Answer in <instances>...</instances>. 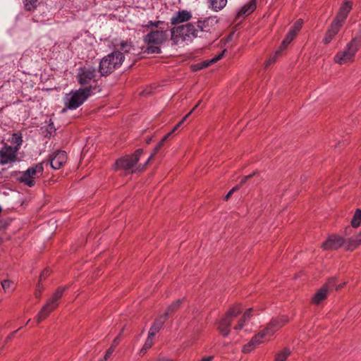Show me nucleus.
Masks as SVG:
<instances>
[{
    "label": "nucleus",
    "mask_w": 361,
    "mask_h": 361,
    "mask_svg": "<svg viewBox=\"0 0 361 361\" xmlns=\"http://www.w3.org/2000/svg\"><path fill=\"white\" fill-rule=\"evenodd\" d=\"M142 153L143 150L142 149H138L134 152V154L127 155L117 159L114 164V170H123L127 173H131L137 171L142 170L140 166L137 165Z\"/></svg>",
    "instance_id": "nucleus-5"
},
{
    "label": "nucleus",
    "mask_w": 361,
    "mask_h": 361,
    "mask_svg": "<svg viewBox=\"0 0 361 361\" xmlns=\"http://www.w3.org/2000/svg\"><path fill=\"white\" fill-rule=\"evenodd\" d=\"M209 2L213 10L219 11L226 6L227 0H209Z\"/></svg>",
    "instance_id": "nucleus-24"
},
{
    "label": "nucleus",
    "mask_w": 361,
    "mask_h": 361,
    "mask_svg": "<svg viewBox=\"0 0 361 361\" xmlns=\"http://www.w3.org/2000/svg\"><path fill=\"white\" fill-rule=\"evenodd\" d=\"M200 103H201V101L200 100L190 111H192V113L197 108V106L200 104Z\"/></svg>",
    "instance_id": "nucleus-49"
},
{
    "label": "nucleus",
    "mask_w": 361,
    "mask_h": 361,
    "mask_svg": "<svg viewBox=\"0 0 361 361\" xmlns=\"http://www.w3.org/2000/svg\"><path fill=\"white\" fill-rule=\"evenodd\" d=\"M355 239L357 240L359 245H361V232L355 236Z\"/></svg>",
    "instance_id": "nucleus-47"
},
{
    "label": "nucleus",
    "mask_w": 361,
    "mask_h": 361,
    "mask_svg": "<svg viewBox=\"0 0 361 361\" xmlns=\"http://www.w3.org/2000/svg\"><path fill=\"white\" fill-rule=\"evenodd\" d=\"M331 281H330L328 283L325 284L322 288H321L318 291L314 294L312 298V302L317 305H319L323 300H324L328 294L329 288L331 286Z\"/></svg>",
    "instance_id": "nucleus-19"
},
{
    "label": "nucleus",
    "mask_w": 361,
    "mask_h": 361,
    "mask_svg": "<svg viewBox=\"0 0 361 361\" xmlns=\"http://www.w3.org/2000/svg\"><path fill=\"white\" fill-rule=\"evenodd\" d=\"M23 1L27 11H34L37 8V0H23Z\"/></svg>",
    "instance_id": "nucleus-32"
},
{
    "label": "nucleus",
    "mask_w": 361,
    "mask_h": 361,
    "mask_svg": "<svg viewBox=\"0 0 361 361\" xmlns=\"http://www.w3.org/2000/svg\"><path fill=\"white\" fill-rule=\"evenodd\" d=\"M255 174V173H253L252 174H250L248 176H245V177L247 178V179H250Z\"/></svg>",
    "instance_id": "nucleus-50"
},
{
    "label": "nucleus",
    "mask_w": 361,
    "mask_h": 361,
    "mask_svg": "<svg viewBox=\"0 0 361 361\" xmlns=\"http://www.w3.org/2000/svg\"><path fill=\"white\" fill-rule=\"evenodd\" d=\"M96 77V70L92 67L84 66L78 69L77 75L78 83L85 87H91V93L92 92V90L97 85Z\"/></svg>",
    "instance_id": "nucleus-11"
},
{
    "label": "nucleus",
    "mask_w": 361,
    "mask_h": 361,
    "mask_svg": "<svg viewBox=\"0 0 361 361\" xmlns=\"http://www.w3.org/2000/svg\"><path fill=\"white\" fill-rule=\"evenodd\" d=\"M303 21L302 19H298L293 25V27L290 29L289 31L295 34V35H298L299 31L301 30L302 27Z\"/></svg>",
    "instance_id": "nucleus-33"
},
{
    "label": "nucleus",
    "mask_w": 361,
    "mask_h": 361,
    "mask_svg": "<svg viewBox=\"0 0 361 361\" xmlns=\"http://www.w3.org/2000/svg\"><path fill=\"white\" fill-rule=\"evenodd\" d=\"M150 32L143 37L144 42L147 45L145 52L147 54L161 53L160 45L164 43L168 39V24L164 21H149L143 25Z\"/></svg>",
    "instance_id": "nucleus-1"
},
{
    "label": "nucleus",
    "mask_w": 361,
    "mask_h": 361,
    "mask_svg": "<svg viewBox=\"0 0 361 361\" xmlns=\"http://www.w3.org/2000/svg\"><path fill=\"white\" fill-rule=\"evenodd\" d=\"M224 51H221V54H219L216 56L212 58V59L205 60V61H202L200 63H198L197 64L193 65L192 66V70L194 71H200V70H201L202 68L208 67L209 66H210L212 63H214L217 62L219 60H220L223 57V56L224 54Z\"/></svg>",
    "instance_id": "nucleus-20"
},
{
    "label": "nucleus",
    "mask_w": 361,
    "mask_h": 361,
    "mask_svg": "<svg viewBox=\"0 0 361 361\" xmlns=\"http://www.w3.org/2000/svg\"><path fill=\"white\" fill-rule=\"evenodd\" d=\"M192 114V111H190L188 114H186L182 119L181 121H180V123H183L186 120L187 118L191 115Z\"/></svg>",
    "instance_id": "nucleus-43"
},
{
    "label": "nucleus",
    "mask_w": 361,
    "mask_h": 361,
    "mask_svg": "<svg viewBox=\"0 0 361 361\" xmlns=\"http://www.w3.org/2000/svg\"><path fill=\"white\" fill-rule=\"evenodd\" d=\"M361 47V29L347 43L343 50L338 51L334 57V61L339 65L351 63L355 61V55Z\"/></svg>",
    "instance_id": "nucleus-4"
},
{
    "label": "nucleus",
    "mask_w": 361,
    "mask_h": 361,
    "mask_svg": "<svg viewBox=\"0 0 361 361\" xmlns=\"http://www.w3.org/2000/svg\"><path fill=\"white\" fill-rule=\"evenodd\" d=\"M352 9V3L349 1H345L340 7L338 12L333 21L343 25L349 13Z\"/></svg>",
    "instance_id": "nucleus-15"
},
{
    "label": "nucleus",
    "mask_w": 361,
    "mask_h": 361,
    "mask_svg": "<svg viewBox=\"0 0 361 361\" xmlns=\"http://www.w3.org/2000/svg\"><path fill=\"white\" fill-rule=\"evenodd\" d=\"M91 95V87L79 88L71 91L64 97L66 109L74 110L80 106Z\"/></svg>",
    "instance_id": "nucleus-6"
},
{
    "label": "nucleus",
    "mask_w": 361,
    "mask_h": 361,
    "mask_svg": "<svg viewBox=\"0 0 361 361\" xmlns=\"http://www.w3.org/2000/svg\"><path fill=\"white\" fill-rule=\"evenodd\" d=\"M67 159V154L65 151H59L51 159V166L54 169H59L66 163Z\"/></svg>",
    "instance_id": "nucleus-18"
},
{
    "label": "nucleus",
    "mask_w": 361,
    "mask_h": 361,
    "mask_svg": "<svg viewBox=\"0 0 361 361\" xmlns=\"http://www.w3.org/2000/svg\"><path fill=\"white\" fill-rule=\"evenodd\" d=\"M44 172L43 162L37 163L26 171L20 172L18 180L28 187H32L35 185V179L41 177Z\"/></svg>",
    "instance_id": "nucleus-10"
},
{
    "label": "nucleus",
    "mask_w": 361,
    "mask_h": 361,
    "mask_svg": "<svg viewBox=\"0 0 361 361\" xmlns=\"http://www.w3.org/2000/svg\"><path fill=\"white\" fill-rule=\"evenodd\" d=\"M351 226L353 228H357L361 224V209H357L351 220Z\"/></svg>",
    "instance_id": "nucleus-28"
},
{
    "label": "nucleus",
    "mask_w": 361,
    "mask_h": 361,
    "mask_svg": "<svg viewBox=\"0 0 361 361\" xmlns=\"http://www.w3.org/2000/svg\"><path fill=\"white\" fill-rule=\"evenodd\" d=\"M282 51L279 48L273 54H271L269 59L266 61L264 63L265 68H268L270 65L273 64L276 62L279 56L281 55Z\"/></svg>",
    "instance_id": "nucleus-29"
},
{
    "label": "nucleus",
    "mask_w": 361,
    "mask_h": 361,
    "mask_svg": "<svg viewBox=\"0 0 361 361\" xmlns=\"http://www.w3.org/2000/svg\"><path fill=\"white\" fill-rule=\"evenodd\" d=\"M290 354V350L288 348H284L276 355L275 361H286Z\"/></svg>",
    "instance_id": "nucleus-30"
},
{
    "label": "nucleus",
    "mask_w": 361,
    "mask_h": 361,
    "mask_svg": "<svg viewBox=\"0 0 361 361\" xmlns=\"http://www.w3.org/2000/svg\"><path fill=\"white\" fill-rule=\"evenodd\" d=\"M182 123H180V121L173 127V128L171 130V133L173 134L176 130L178 129V128L180 127Z\"/></svg>",
    "instance_id": "nucleus-42"
},
{
    "label": "nucleus",
    "mask_w": 361,
    "mask_h": 361,
    "mask_svg": "<svg viewBox=\"0 0 361 361\" xmlns=\"http://www.w3.org/2000/svg\"><path fill=\"white\" fill-rule=\"evenodd\" d=\"M50 274V270L49 269H44L39 276V282L42 280L45 279L47 277H48Z\"/></svg>",
    "instance_id": "nucleus-37"
},
{
    "label": "nucleus",
    "mask_w": 361,
    "mask_h": 361,
    "mask_svg": "<svg viewBox=\"0 0 361 361\" xmlns=\"http://www.w3.org/2000/svg\"><path fill=\"white\" fill-rule=\"evenodd\" d=\"M192 114V111H190L188 114H186L182 119L181 121H180V123H183L186 120L187 118L191 115Z\"/></svg>",
    "instance_id": "nucleus-44"
},
{
    "label": "nucleus",
    "mask_w": 361,
    "mask_h": 361,
    "mask_svg": "<svg viewBox=\"0 0 361 361\" xmlns=\"http://www.w3.org/2000/svg\"><path fill=\"white\" fill-rule=\"evenodd\" d=\"M248 179L245 176H243L240 182V185L244 184Z\"/></svg>",
    "instance_id": "nucleus-48"
},
{
    "label": "nucleus",
    "mask_w": 361,
    "mask_h": 361,
    "mask_svg": "<svg viewBox=\"0 0 361 361\" xmlns=\"http://www.w3.org/2000/svg\"><path fill=\"white\" fill-rule=\"evenodd\" d=\"M182 301L183 300H178L173 302L170 306H169L164 314L168 317L169 315L173 313L180 307Z\"/></svg>",
    "instance_id": "nucleus-31"
},
{
    "label": "nucleus",
    "mask_w": 361,
    "mask_h": 361,
    "mask_svg": "<svg viewBox=\"0 0 361 361\" xmlns=\"http://www.w3.org/2000/svg\"><path fill=\"white\" fill-rule=\"evenodd\" d=\"M147 350H148V349H145V348H144V347H142V348H141V350H140V352H139V355H140V356H143V355L146 353V352L147 351Z\"/></svg>",
    "instance_id": "nucleus-45"
},
{
    "label": "nucleus",
    "mask_w": 361,
    "mask_h": 361,
    "mask_svg": "<svg viewBox=\"0 0 361 361\" xmlns=\"http://www.w3.org/2000/svg\"><path fill=\"white\" fill-rule=\"evenodd\" d=\"M118 47L121 51L126 54H130L132 51H135V48L132 44L126 41H121Z\"/></svg>",
    "instance_id": "nucleus-26"
},
{
    "label": "nucleus",
    "mask_w": 361,
    "mask_h": 361,
    "mask_svg": "<svg viewBox=\"0 0 361 361\" xmlns=\"http://www.w3.org/2000/svg\"><path fill=\"white\" fill-rule=\"evenodd\" d=\"M208 22L198 21V29L192 23H186L185 25L175 26L171 30V39L174 44H178L183 42H191L197 37L199 30L202 32H207V28Z\"/></svg>",
    "instance_id": "nucleus-3"
},
{
    "label": "nucleus",
    "mask_w": 361,
    "mask_h": 361,
    "mask_svg": "<svg viewBox=\"0 0 361 361\" xmlns=\"http://www.w3.org/2000/svg\"><path fill=\"white\" fill-rule=\"evenodd\" d=\"M343 245L345 246V248L347 250H350V251H353L360 246V245L357 243L355 238H350L345 240Z\"/></svg>",
    "instance_id": "nucleus-27"
},
{
    "label": "nucleus",
    "mask_w": 361,
    "mask_h": 361,
    "mask_svg": "<svg viewBox=\"0 0 361 361\" xmlns=\"http://www.w3.org/2000/svg\"><path fill=\"white\" fill-rule=\"evenodd\" d=\"M154 336H152L151 334H148V336H147V338L145 342V344L143 345L145 349L149 350L150 348H152V346L154 344Z\"/></svg>",
    "instance_id": "nucleus-36"
},
{
    "label": "nucleus",
    "mask_w": 361,
    "mask_h": 361,
    "mask_svg": "<svg viewBox=\"0 0 361 361\" xmlns=\"http://www.w3.org/2000/svg\"><path fill=\"white\" fill-rule=\"evenodd\" d=\"M252 311V308H249L243 313L233 326L234 330L238 331L243 330L245 332H250L251 331V328H249V322L251 318Z\"/></svg>",
    "instance_id": "nucleus-13"
},
{
    "label": "nucleus",
    "mask_w": 361,
    "mask_h": 361,
    "mask_svg": "<svg viewBox=\"0 0 361 361\" xmlns=\"http://www.w3.org/2000/svg\"><path fill=\"white\" fill-rule=\"evenodd\" d=\"M162 147L161 143H158L156 147H154L153 152L150 154L145 164L142 166V169H144L145 167L149 163V161L152 160V159L155 156V154L158 152V151L160 149V148Z\"/></svg>",
    "instance_id": "nucleus-35"
},
{
    "label": "nucleus",
    "mask_w": 361,
    "mask_h": 361,
    "mask_svg": "<svg viewBox=\"0 0 361 361\" xmlns=\"http://www.w3.org/2000/svg\"><path fill=\"white\" fill-rule=\"evenodd\" d=\"M192 18L191 12L187 10H181L175 13L171 18L172 25H178L189 21Z\"/></svg>",
    "instance_id": "nucleus-17"
},
{
    "label": "nucleus",
    "mask_w": 361,
    "mask_h": 361,
    "mask_svg": "<svg viewBox=\"0 0 361 361\" xmlns=\"http://www.w3.org/2000/svg\"><path fill=\"white\" fill-rule=\"evenodd\" d=\"M172 135V133H171V131L166 134L161 140V141L159 142V143H161V145H163L164 142L169 138V137Z\"/></svg>",
    "instance_id": "nucleus-40"
},
{
    "label": "nucleus",
    "mask_w": 361,
    "mask_h": 361,
    "mask_svg": "<svg viewBox=\"0 0 361 361\" xmlns=\"http://www.w3.org/2000/svg\"><path fill=\"white\" fill-rule=\"evenodd\" d=\"M256 1L257 0H250L240 8L238 13V16L249 15L252 13L256 9Z\"/></svg>",
    "instance_id": "nucleus-22"
},
{
    "label": "nucleus",
    "mask_w": 361,
    "mask_h": 361,
    "mask_svg": "<svg viewBox=\"0 0 361 361\" xmlns=\"http://www.w3.org/2000/svg\"><path fill=\"white\" fill-rule=\"evenodd\" d=\"M114 351V349L113 348L109 347V348L107 350V351L106 352L105 355H104V360L106 361L111 357V355H112Z\"/></svg>",
    "instance_id": "nucleus-38"
},
{
    "label": "nucleus",
    "mask_w": 361,
    "mask_h": 361,
    "mask_svg": "<svg viewBox=\"0 0 361 361\" xmlns=\"http://www.w3.org/2000/svg\"><path fill=\"white\" fill-rule=\"evenodd\" d=\"M342 27L343 26L338 23L332 21L325 33L323 39V43L325 44H329L333 40L335 36L338 33Z\"/></svg>",
    "instance_id": "nucleus-16"
},
{
    "label": "nucleus",
    "mask_w": 361,
    "mask_h": 361,
    "mask_svg": "<svg viewBox=\"0 0 361 361\" xmlns=\"http://www.w3.org/2000/svg\"><path fill=\"white\" fill-rule=\"evenodd\" d=\"M295 35L289 31L286 35L284 39L282 41L280 47H279L283 51L284 49L287 48V47L290 44V43L293 40L295 37Z\"/></svg>",
    "instance_id": "nucleus-25"
},
{
    "label": "nucleus",
    "mask_w": 361,
    "mask_h": 361,
    "mask_svg": "<svg viewBox=\"0 0 361 361\" xmlns=\"http://www.w3.org/2000/svg\"><path fill=\"white\" fill-rule=\"evenodd\" d=\"M16 149L11 146H5L0 150V164L6 165L7 164L15 162L17 159Z\"/></svg>",
    "instance_id": "nucleus-12"
},
{
    "label": "nucleus",
    "mask_w": 361,
    "mask_h": 361,
    "mask_svg": "<svg viewBox=\"0 0 361 361\" xmlns=\"http://www.w3.org/2000/svg\"><path fill=\"white\" fill-rule=\"evenodd\" d=\"M237 190V188H233V189H231L228 192V194L226 195V196L225 197V200H228V198L231 197V195L233 194V192Z\"/></svg>",
    "instance_id": "nucleus-41"
},
{
    "label": "nucleus",
    "mask_w": 361,
    "mask_h": 361,
    "mask_svg": "<svg viewBox=\"0 0 361 361\" xmlns=\"http://www.w3.org/2000/svg\"><path fill=\"white\" fill-rule=\"evenodd\" d=\"M212 360H213L212 356H207V357H203L200 361H212Z\"/></svg>",
    "instance_id": "nucleus-46"
},
{
    "label": "nucleus",
    "mask_w": 361,
    "mask_h": 361,
    "mask_svg": "<svg viewBox=\"0 0 361 361\" xmlns=\"http://www.w3.org/2000/svg\"><path fill=\"white\" fill-rule=\"evenodd\" d=\"M64 288H59L53 293L51 298L47 300L46 304L42 307L35 317L37 323L39 324L45 319L59 305V300L62 297Z\"/></svg>",
    "instance_id": "nucleus-9"
},
{
    "label": "nucleus",
    "mask_w": 361,
    "mask_h": 361,
    "mask_svg": "<svg viewBox=\"0 0 361 361\" xmlns=\"http://www.w3.org/2000/svg\"><path fill=\"white\" fill-rule=\"evenodd\" d=\"M167 318L168 317L165 314L157 318L150 327L148 334L155 336V335L160 331Z\"/></svg>",
    "instance_id": "nucleus-21"
},
{
    "label": "nucleus",
    "mask_w": 361,
    "mask_h": 361,
    "mask_svg": "<svg viewBox=\"0 0 361 361\" xmlns=\"http://www.w3.org/2000/svg\"><path fill=\"white\" fill-rule=\"evenodd\" d=\"M120 341H121V340H120V337H119V336L116 337V338L114 339V341H113V342H112V343H111V346H110V347H111V348H113L115 350V348H116L117 347V345L119 344Z\"/></svg>",
    "instance_id": "nucleus-39"
},
{
    "label": "nucleus",
    "mask_w": 361,
    "mask_h": 361,
    "mask_svg": "<svg viewBox=\"0 0 361 361\" xmlns=\"http://www.w3.org/2000/svg\"><path fill=\"white\" fill-rule=\"evenodd\" d=\"M242 310L243 308L240 304H235L220 319L217 324V329L223 336H227L230 334L231 324L233 319L237 317L242 312Z\"/></svg>",
    "instance_id": "nucleus-8"
},
{
    "label": "nucleus",
    "mask_w": 361,
    "mask_h": 361,
    "mask_svg": "<svg viewBox=\"0 0 361 361\" xmlns=\"http://www.w3.org/2000/svg\"><path fill=\"white\" fill-rule=\"evenodd\" d=\"M124 56L121 51H113L104 57L99 63V72L102 75L111 73L116 68L120 67Z\"/></svg>",
    "instance_id": "nucleus-7"
},
{
    "label": "nucleus",
    "mask_w": 361,
    "mask_h": 361,
    "mask_svg": "<svg viewBox=\"0 0 361 361\" xmlns=\"http://www.w3.org/2000/svg\"><path fill=\"white\" fill-rule=\"evenodd\" d=\"M345 240L340 235H331L322 243L324 250H337L343 245Z\"/></svg>",
    "instance_id": "nucleus-14"
},
{
    "label": "nucleus",
    "mask_w": 361,
    "mask_h": 361,
    "mask_svg": "<svg viewBox=\"0 0 361 361\" xmlns=\"http://www.w3.org/2000/svg\"><path fill=\"white\" fill-rule=\"evenodd\" d=\"M288 322V317L285 315L272 319L264 329L253 336L249 343L243 345V352L250 353L259 344L269 341L276 331Z\"/></svg>",
    "instance_id": "nucleus-2"
},
{
    "label": "nucleus",
    "mask_w": 361,
    "mask_h": 361,
    "mask_svg": "<svg viewBox=\"0 0 361 361\" xmlns=\"http://www.w3.org/2000/svg\"><path fill=\"white\" fill-rule=\"evenodd\" d=\"M11 144L16 145L13 149L18 151L20 146L23 144V136L20 133H16L12 135L11 139L10 140Z\"/></svg>",
    "instance_id": "nucleus-23"
},
{
    "label": "nucleus",
    "mask_w": 361,
    "mask_h": 361,
    "mask_svg": "<svg viewBox=\"0 0 361 361\" xmlns=\"http://www.w3.org/2000/svg\"><path fill=\"white\" fill-rule=\"evenodd\" d=\"M1 286L5 291L11 292L14 289V283L9 280L3 281Z\"/></svg>",
    "instance_id": "nucleus-34"
}]
</instances>
